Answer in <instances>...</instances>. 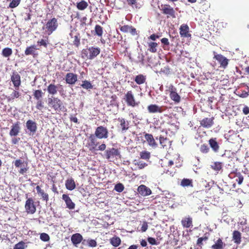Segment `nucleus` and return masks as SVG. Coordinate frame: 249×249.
<instances>
[{
	"label": "nucleus",
	"instance_id": "30",
	"mask_svg": "<svg viewBox=\"0 0 249 249\" xmlns=\"http://www.w3.org/2000/svg\"><path fill=\"white\" fill-rule=\"evenodd\" d=\"M232 238L235 244H240L241 242V233L238 231H234L232 233Z\"/></svg>",
	"mask_w": 249,
	"mask_h": 249
},
{
	"label": "nucleus",
	"instance_id": "29",
	"mask_svg": "<svg viewBox=\"0 0 249 249\" xmlns=\"http://www.w3.org/2000/svg\"><path fill=\"white\" fill-rule=\"evenodd\" d=\"M211 168L218 173L219 172L223 171V163L219 161L213 162L211 165Z\"/></svg>",
	"mask_w": 249,
	"mask_h": 249
},
{
	"label": "nucleus",
	"instance_id": "39",
	"mask_svg": "<svg viewBox=\"0 0 249 249\" xmlns=\"http://www.w3.org/2000/svg\"><path fill=\"white\" fill-rule=\"evenodd\" d=\"M80 86L84 89L89 90L92 89L93 87L91 82L87 80L82 81Z\"/></svg>",
	"mask_w": 249,
	"mask_h": 249
},
{
	"label": "nucleus",
	"instance_id": "59",
	"mask_svg": "<svg viewBox=\"0 0 249 249\" xmlns=\"http://www.w3.org/2000/svg\"><path fill=\"white\" fill-rule=\"evenodd\" d=\"M12 139L11 140V142L12 144H18L20 140V138L19 137H12Z\"/></svg>",
	"mask_w": 249,
	"mask_h": 249
},
{
	"label": "nucleus",
	"instance_id": "18",
	"mask_svg": "<svg viewBox=\"0 0 249 249\" xmlns=\"http://www.w3.org/2000/svg\"><path fill=\"white\" fill-rule=\"evenodd\" d=\"M26 126L30 132V134L34 135L37 130L36 123L31 120H29L26 122Z\"/></svg>",
	"mask_w": 249,
	"mask_h": 249
},
{
	"label": "nucleus",
	"instance_id": "35",
	"mask_svg": "<svg viewBox=\"0 0 249 249\" xmlns=\"http://www.w3.org/2000/svg\"><path fill=\"white\" fill-rule=\"evenodd\" d=\"M44 93L41 89L35 90L33 91V96L36 101L43 99Z\"/></svg>",
	"mask_w": 249,
	"mask_h": 249
},
{
	"label": "nucleus",
	"instance_id": "49",
	"mask_svg": "<svg viewBox=\"0 0 249 249\" xmlns=\"http://www.w3.org/2000/svg\"><path fill=\"white\" fill-rule=\"evenodd\" d=\"M181 185L183 187L193 186L192 180L188 178H184L181 182Z\"/></svg>",
	"mask_w": 249,
	"mask_h": 249
},
{
	"label": "nucleus",
	"instance_id": "64",
	"mask_svg": "<svg viewBox=\"0 0 249 249\" xmlns=\"http://www.w3.org/2000/svg\"><path fill=\"white\" fill-rule=\"evenodd\" d=\"M148 229V224L147 222H144L143 223L142 227H141V231L142 232L145 231Z\"/></svg>",
	"mask_w": 249,
	"mask_h": 249
},
{
	"label": "nucleus",
	"instance_id": "55",
	"mask_svg": "<svg viewBox=\"0 0 249 249\" xmlns=\"http://www.w3.org/2000/svg\"><path fill=\"white\" fill-rule=\"evenodd\" d=\"M40 239L44 242H47L49 241L50 238L47 233H42L40 235Z\"/></svg>",
	"mask_w": 249,
	"mask_h": 249
},
{
	"label": "nucleus",
	"instance_id": "9",
	"mask_svg": "<svg viewBox=\"0 0 249 249\" xmlns=\"http://www.w3.org/2000/svg\"><path fill=\"white\" fill-rule=\"evenodd\" d=\"M105 157L107 159L110 160L115 157L121 158V155L118 149L111 148L106 150Z\"/></svg>",
	"mask_w": 249,
	"mask_h": 249
},
{
	"label": "nucleus",
	"instance_id": "20",
	"mask_svg": "<svg viewBox=\"0 0 249 249\" xmlns=\"http://www.w3.org/2000/svg\"><path fill=\"white\" fill-rule=\"evenodd\" d=\"M147 110L150 113H161L163 111L162 107L159 106L156 104H151L148 106Z\"/></svg>",
	"mask_w": 249,
	"mask_h": 249
},
{
	"label": "nucleus",
	"instance_id": "56",
	"mask_svg": "<svg viewBox=\"0 0 249 249\" xmlns=\"http://www.w3.org/2000/svg\"><path fill=\"white\" fill-rule=\"evenodd\" d=\"M208 238L207 236L199 237L198 238L196 244L198 246H199L201 248H202V245H203L202 242L203 241H207L208 240Z\"/></svg>",
	"mask_w": 249,
	"mask_h": 249
},
{
	"label": "nucleus",
	"instance_id": "48",
	"mask_svg": "<svg viewBox=\"0 0 249 249\" xmlns=\"http://www.w3.org/2000/svg\"><path fill=\"white\" fill-rule=\"evenodd\" d=\"M95 35L99 37H101L103 34V28L99 25H96L94 29Z\"/></svg>",
	"mask_w": 249,
	"mask_h": 249
},
{
	"label": "nucleus",
	"instance_id": "15",
	"mask_svg": "<svg viewBox=\"0 0 249 249\" xmlns=\"http://www.w3.org/2000/svg\"><path fill=\"white\" fill-rule=\"evenodd\" d=\"M189 27L186 24H182L179 28V34L181 37H190L191 34L189 32Z\"/></svg>",
	"mask_w": 249,
	"mask_h": 249
},
{
	"label": "nucleus",
	"instance_id": "23",
	"mask_svg": "<svg viewBox=\"0 0 249 249\" xmlns=\"http://www.w3.org/2000/svg\"><path fill=\"white\" fill-rule=\"evenodd\" d=\"M182 226L184 228H190L193 227V218L190 216L183 218L181 221Z\"/></svg>",
	"mask_w": 249,
	"mask_h": 249
},
{
	"label": "nucleus",
	"instance_id": "16",
	"mask_svg": "<svg viewBox=\"0 0 249 249\" xmlns=\"http://www.w3.org/2000/svg\"><path fill=\"white\" fill-rule=\"evenodd\" d=\"M214 118H204L200 122V125L206 128L211 127L214 124Z\"/></svg>",
	"mask_w": 249,
	"mask_h": 249
},
{
	"label": "nucleus",
	"instance_id": "46",
	"mask_svg": "<svg viewBox=\"0 0 249 249\" xmlns=\"http://www.w3.org/2000/svg\"><path fill=\"white\" fill-rule=\"evenodd\" d=\"M35 105L37 110L42 111L45 108V103L43 99L36 101Z\"/></svg>",
	"mask_w": 249,
	"mask_h": 249
},
{
	"label": "nucleus",
	"instance_id": "52",
	"mask_svg": "<svg viewBox=\"0 0 249 249\" xmlns=\"http://www.w3.org/2000/svg\"><path fill=\"white\" fill-rule=\"evenodd\" d=\"M235 177L237 178L236 179V181L238 182V184H241L244 180L243 176L241 175V174L240 172H237L235 173Z\"/></svg>",
	"mask_w": 249,
	"mask_h": 249
},
{
	"label": "nucleus",
	"instance_id": "53",
	"mask_svg": "<svg viewBox=\"0 0 249 249\" xmlns=\"http://www.w3.org/2000/svg\"><path fill=\"white\" fill-rule=\"evenodd\" d=\"M21 0H12L9 3V7L11 8H14L17 7L20 3Z\"/></svg>",
	"mask_w": 249,
	"mask_h": 249
},
{
	"label": "nucleus",
	"instance_id": "11",
	"mask_svg": "<svg viewBox=\"0 0 249 249\" xmlns=\"http://www.w3.org/2000/svg\"><path fill=\"white\" fill-rule=\"evenodd\" d=\"M11 80L15 88H19L21 81L20 75L18 72L14 71L12 72L11 76Z\"/></svg>",
	"mask_w": 249,
	"mask_h": 249
},
{
	"label": "nucleus",
	"instance_id": "28",
	"mask_svg": "<svg viewBox=\"0 0 249 249\" xmlns=\"http://www.w3.org/2000/svg\"><path fill=\"white\" fill-rule=\"evenodd\" d=\"M89 139L90 142L88 143V146L89 150L93 151L95 150L98 143L96 142V140L95 136L91 135L89 137Z\"/></svg>",
	"mask_w": 249,
	"mask_h": 249
},
{
	"label": "nucleus",
	"instance_id": "62",
	"mask_svg": "<svg viewBox=\"0 0 249 249\" xmlns=\"http://www.w3.org/2000/svg\"><path fill=\"white\" fill-rule=\"evenodd\" d=\"M23 162L20 159L17 160L14 162L15 166L16 168L20 167Z\"/></svg>",
	"mask_w": 249,
	"mask_h": 249
},
{
	"label": "nucleus",
	"instance_id": "54",
	"mask_svg": "<svg viewBox=\"0 0 249 249\" xmlns=\"http://www.w3.org/2000/svg\"><path fill=\"white\" fill-rule=\"evenodd\" d=\"M25 243L21 241L18 243L16 244L13 249H25Z\"/></svg>",
	"mask_w": 249,
	"mask_h": 249
},
{
	"label": "nucleus",
	"instance_id": "10",
	"mask_svg": "<svg viewBox=\"0 0 249 249\" xmlns=\"http://www.w3.org/2000/svg\"><path fill=\"white\" fill-rule=\"evenodd\" d=\"M57 20L56 18H53L49 20L46 23V28L48 32V34L51 35L57 29Z\"/></svg>",
	"mask_w": 249,
	"mask_h": 249
},
{
	"label": "nucleus",
	"instance_id": "40",
	"mask_svg": "<svg viewBox=\"0 0 249 249\" xmlns=\"http://www.w3.org/2000/svg\"><path fill=\"white\" fill-rule=\"evenodd\" d=\"M76 8L81 11L84 10L88 6V3L84 0H81L80 1L76 3Z\"/></svg>",
	"mask_w": 249,
	"mask_h": 249
},
{
	"label": "nucleus",
	"instance_id": "61",
	"mask_svg": "<svg viewBox=\"0 0 249 249\" xmlns=\"http://www.w3.org/2000/svg\"><path fill=\"white\" fill-rule=\"evenodd\" d=\"M37 44L39 46H44L45 48L47 47L48 44L47 43L46 40H45L41 39V40H40L39 41H37Z\"/></svg>",
	"mask_w": 249,
	"mask_h": 249
},
{
	"label": "nucleus",
	"instance_id": "32",
	"mask_svg": "<svg viewBox=\"0 0 249 249\" xmlns=\"http://www.w3.org/2000/svg\"><path fill=\"white\" fill-rule=\"evenodd\" d=\"M133 163L136 166L137 169L139 170L142 169L147 166V164L145 162L137 160H134Z\"/></svg>",
	"mask_w": 249,
	"mask_h": 249
},
{
	"label": "nucleus",
	"instance_id": "13",
	"mask_svg": "<svg viewBox=\"0 0 249 249\" xmlns=\"http://www.w3.org/2000/svg\"><path fill=\"white\" fill-rule=\"evenodd\" d=\"M78 75L72 72L67 73L65 76L66 83L69 85H73L77 81Z\"/></svg>",
	"mask_w": 249,
	"mask_h": 249
},
{
	"label": "nucleus",
	"instance_id": "1",
	"mask_svg": "<svg viewBox=\"0 0 249 249\" xmlns=\"http://www.w3.org/2000/svg\"><path fill=\"white\" fill-rule=\"evenodd\" d=\"M49 106L56 112H63L65 107L63 102L58 97H52L48 99Z\"/></svg>",
	"mask_w": 249,
	"mask_h": 249
},
{
	"label": "nucleus",
	"instance_id": "57",
	"mask_svg": "<svg viewBox=\"0 0 249 249\" xmlns=\"http://www.w3.org/2000/svg\"><path fill=\"white\" fill-rule=\"evenodd\" d=\"M124 189V186L122 183L117 184L114 187V190L117 192L121 193Z\"/></svg>",
	"mask_w": 249,
	"mask_h": 249
},
{
	"label": "nucleus",
	"instance_id": "31",
	"mask_svg": "<svg viewBox=\"0 0 249 249\" xmlns=\"http://www.w3.org/2000/svg\"><path fill=\"white\" fill-rule=\"evenodd\" d=\"M36 190L37 193L41 196L43 200L46 202L49 200L48 194L46 193L43 190L41 189L39 186L38 185L36 187Z\"/></svg>",
	"mask_w": 249,
	"mask_h": 249
},
{
	"label": "nucleus",
	"instance_id": "37",
	"mask_svg": "<svg viewBox=\"0 0 249 249\" xmlns=\"http://www.w3.org/2000/svg\"><path fill=\"white\" fill-rule=\"evenodd\" d=\"M159 140L160 144L163 148H167V147L168 145H171V142L169 141V139H167L166 138L160 136Z\"/></svg>",
	"mask_w": 249,
	"mask_h": 249
},
{
	"label": "nucleus",
	"instance_id": "36",
	"mask_svg": "<svg viewBox=\"0 0 249 249\" xmlns=\"http://www.w3.org/2000/svg\"><path fill=\"white\" fill-rule=\"evenodd\" d=\"M110 243L114 247H118L121 243V240L119 237L114 236L109 239Z\"/></svg>",
	"mask_w": 249,
	"mask_h": 249
},
{
	"label": "nucleus",
	"instance_id": "44",
	"mask_svg": "<svg viewBox=\"0 0 249 249\" xmlns=\"http://www.w3.org/2000/svg\"><path fill=\"white\" fill-rule=\"evenodd\" d=\"M225 246L224 243L221 238H219L215 243L212 246L213 249H222Z\"/></svg>",
	"mask_w": 249,
	"mask_h": 249
},
{
	"label": "nucleus",
	"instance_id": "17",
	"mask_svg": "<svg viewBox=\"0 0 249 249\" xmlns=\"http://www.w3.org/2000/svg\"><path fill=\"white\" fill-rule=\"evenodd\" d=\"M20 131V123L17 122L13 124L9 132V135L11 137H15L18 135Z\"/></svg>",
	"mask_w": 249,
	"mask_h": 249
},
{
	"label": "nucleus",
	"instance_id": "58",
	"mask_svg": "<svg viewBox=\"0 0 249 249\" xmlns=\"http://www.w3.org/2000/svg\"><path fill=\"white\" fill-rule=\"evenodd\" d=\"M89 246L90 247H95L97 246V242L94 239H89L88 240Z\"/></svg>",
	"mask_w": 249,
	"mask_h": 249
},
{
	"label": "nucleus",
	"instance_id": "26",
	"mask_svg": "<svg viewBox=\"0 0 249 249\" xmlns=\"http://www.w3.org/2000/svg\"><path fill=\"white\" fill-rule=\"evenodd\" d=\"M37 50L36 46L35 45H31L27 47L24 52L26 55H33V57H35L37 55V53H36V51Z\"/></svg>",
	"mask_w": 249,
	"mask_h": 249
},
{
	"label": "nucleus",
	"instance_id": "33",
	"mask_svg": "<svg viewBox=\"0 0 249 249\" xmlns=\"http://www.w3.org/2000/svg\"><path fill=\"white\" fill-rule=\"evenodd\" d=\"M57 86L54 84H51L47 87V91L50 94L55 95L57 93Z\"/></svg>",
	"mask_w": 249,
	"mask_h": 249
},
{
	"label": "nucleus",
	"instance_id": "43",
	"mask_svg": "<svg viewBox=\"0 0 249 249\" xmlns=\"http://www.w3.org/2000/svg\"><path fill=\"white\" fill-rule=\"evenodd\" d=\"M128 5L131 6L133 8L140 9L142 5L138 3L137 0H126Z\"/></svg>",
	"mask_w": 249,
	"mask_h": 249
},
{
	"label": "nucleus",
	"instance_id": "63",
	"mask_svg": "<svg viewBox=\"0 0 249 249\" xmlns=\"http://www.w3.org/2000/svg\"><path fill=\"white\" fill-rule=\"evenodd\" d=\"M161 42L165 46H168L169 45V42L168 39L167 38H162L161 39Z\"/></svg>",
	"mask_w": 249,
	"mask_h": 249
},
{
	"label": "nucleus",
	"instance_id": "14",
	"mask_svg": "<svg viewBox=\"0 0 249 249\" xmlns=\"http://www.w3.org/2000/svg\"><path fill=\"white\" fill-rule=\"evenodd\" d=\"M21 95L19 88H17L13 89V91L9 96H6V99L8 102H13L15 99L20 98Z\"/></svg>",
	"mask_w": 249,
	"mask_h": 249
},
{
	"label": "nucleus",
	"instance_id": "2",
	"mask_svg": "<svg viewBox=\"0 0 249 249\" xmlns=\"http://www.w3.org/2000/svg\"><path fill=\"white\" fill-rule=\"evenodd\" d=\"M100 49L98 47H90L82 51V57L84 58L92 60L100 53Z\"/></svg>",
	"mask_w": 249,
	"mask_h": 249
},
{
	"label": "nucleus",
	"instance_id": "8",
	"mask_svg": "<svg viewBox=\"0 0 249 249\" xmlns=\"http://www.w3.org/2000/svg\"><path fill=\"white\" fill-rule=\"evenodd\" d=\"M169 92L170 99L175 103H178L180 102L181 97L177 92V89L173 85H170L167 90Z\"/></svg>",
	"mask_w": 249,
	"mask_h": 249
},
{
	"label": "nucleus",
	"instance_id": "25",
	"mask_svg": "<svg viewBox=\"0 0 249 249\" xmlns=\"http://www.w3.org/2000/svg\"><path fill=\"white\" fill-rule=\"evenodd\" d=\"M62 199L66 203L67 208L70 210H72L75 208V204L73 203L71 198L67 194H63L62 195Z\"/></svg>",
	"mask_w": 249,
	"mask_h": 249
},
{
	"label": "nucleus",
	"instance_id": "34",
	"mask_svg": "<svg viewBox=\"0 0 249 249\" xmlns=\"http://www.w3.org/2000/svg\"><path fill=\"white\" fill-rule=\"evenodd\" d=\"M199 4V9L203 12L207 11L210 7V3L206 0H201Z\"/></svg>",
	"mask_w": 249,
	"mask_h": 249
},
{
	"label": "nucleus",
	"instance_id": "6",
	"mask_svg": "<svg viewBox=\"0 0 249 249\" xmlns=\"http://www.w3.org/2000/svg\"><path fill=\"white\" fill-rule=\"evenodd\" d=\"M160 10L163 14L167 16V18H176V11L170 5L161 4Z\"/></svg>",
	"mask_w": 249,
	"mask_h": 249
},
{
	"label": "nucleus",
	"instance_id": "24",
	"mask_svg": "<svg viewBox=\"0 0 249 249\" xmlns=\"http://www.w3.org/2000/svg\"><path fill=\"white\" fill-rule=\"evenodd\" d=\"M120 29L122 32L127 33H130L132 35H135L137 34L136 29L132 26L125 25L120 27Z\"/></svg>",
	"mask_w": 249,
	"mask_h": 249
},
{
	"label": "nucleus",
	"instance_id": "50",
	"mask_svg": "<svg viewBox=\"0 0 249 249\" xmlns=\"http://www.w3.org/2000/svg\"><path fill=\"white\" fill-rule=\"evenodd\" d=\"M73 38V45H74L77 48L79 47L80 45V36L79 34H78L77 35L75 36Z\"/></svg>",
	"mask_w": 249,
	"mask_h": 249
},
{
	"label": "nucleus",
	"instance_id": "4",
	"mask_svg": "<svg viewBox=\"0 0 249 249\" xmlns=\"http://www.w3.org/2000/svg\"><path fill=\"white\" fill-rule=\"evenodd\" d=\"M213 58L218 62L220 65V67L225 69L229 64L230 61L229 59L221 54H218L215 52H213Z\"/></svg>",
	"mask_w": 249,
	"mask_h": 249
},
{
	"label": "nucleus",
	"instance_id": "27",
	"mask_svg": "<svg viewBox=\"0 0 249 249\" xmlns=\"http://www.w3.org/2000/svg\"><path fill=\"white\" fill-rule=\"evenodd\" d=\"M209 144L214 152H217L218 151L219 149V146L216 141V138L210 139L209 140Z\"/></svg>",
	"mask_w": 249,
	"mask_h": 249
},
{
	"label": "nucleus",
	"instance_id": "21",
	"mask_svg": "<svg viewBox=\"0 0 249 249\" xmlns=\"http://www.w3.org/2000/svg\"><path fill=\"white\" fill-rule=\"evenodd\" d=\"M83 239L82 235L79 233H74L71 236V241L76 247L78 246V245L81 242Z\"/></svg>",
	"mask_w": 249,
	"mask_h": 249
},
{
	"label": "nucleus",
	"instance_id": "7",
	"mask_svg": "<svg viewBox=\"0 0 249 249\" xmlns=\"http://www.w3.org/2000/svg\"><path fill=\"white\" fill-rule=\"evenodd\" d=\"M108 133L107 128L101 125L96 128L94 135L96 137L99 139H106L108 137Z\"/></svg>",
	"mask_w": 249,
	"mask_h": 249
},
{
	"label": "nucleus",
	"instance_id": "12",
	"mask_svg": "<svg viewBox=\"0 0 249 249\" xmlns=\"http://www.w3.org/2000/svg\"><path fill=\"white\" fill-rule=\"evenodd\" d=\"M117 121L119 123L118 127L121 129L122 132L124 133L128 129L129 123L128 121L125 120L124 118L122 117H119Z\"/></svg>",
	"mask_w": 249,
	"mask_h": 249
},
{
	"label": "nucleus",
	"instance_id": "45",
	"mask_svg": "<svg viewBox=\"0 0 249 249\" xmlns=\"http://www.w3.org/2000/svg\"><path fill=\"white\" fill-rule=\"evenodd\" d=\"M140 157L141 159L147 161L150 159L151 153L146 150L142 151L140 153Z\"/></svg>",
	"mask_w": 249,
	"mask_h": 249
},
{
	"label": "nucleus",
	"instance_id": "47",
	"mask_svg": "<svg viewBox=\"0 0 249 249\" xmlns=\"http://www.w3.org/2000/svg\"><path fill=\"white\" fill-rule=\"evenodd\" d=\"M13 53V51L11 48L6 47L2 50L1 54L4 57H9Z\"/></svg>",
	"mask_w": 249,
	"mask_h": 249
},
{
	"label": "nucleus",
	"instance_id": "38",
	"mask_svg": "<svg viewBox=\"0 0 249 249\" xmlns=\"http://www.w3.org/2000/svg\"><path fill=\"white\" fill-rule=\"evenodd\" d=\"M65 185L66 188L69 190H73L75 188V183L72 178L67 179L66 181Z\"/></svg>",
	"mask_w": 249,
	"mask_h": 249
},
{
	"label": "nucleus",
	"instance_id": "19",
	"mask_svg": "<svg viewBox=\"0 0 249 249\" xmlns=\"http://www.w3.org/2000/svg\"><path fill=\"white\" fill-rule=\"evenodd\" d=\"M143 134L145 139L147 142L148 145L153 148L156 147L158 145V144L156 142L153 136L151 134L146 133L145 132H144Z\"/></svg>",
	"mask_w": 249,
	"mask_h": 249
},
{
	"label": "nucleus",
	"instance_id": "5",
	"mask_svg": "<svg viewBox=\"0 0 249 249\" xmlns=\"http://www.w3.org/2000/svg\"><path fill=\"white\" fill-rule=\"evenodd\" d=\"M124 99L126 103L128 106L131 107H135L138 106L139 105V102H136L131 90L128 91L124 95Z\"/></svg>",
	"mask_w": 249,
	"mask_h": 249
},
{
	"label": "nucleus",
	"instance_id": "42",
	"mask_svg": "<svg viewBox=\"0 0 249 249\" xmlns=\"http://www.w3.org/2000/svg\"><path fill=\"white\" fill-rule=\"evenodd\" d=\"M135 81L138 85L143 84L146 81V76L142 74H139L135 77Z\"/></svg>",
	"mask_w": 249,
	"mask_h": 249
},
{
	"label": "nucleus",
	"instance_id": "3",
	"mask_svg": "<svg viewBox=\"0 0 249 249\" xmlns=\"http://www.w3.org/2000/svg\"><path fill=\"white\" fill-rule=\"evenodd\" d=\"M27 200L25 204V212L28 214H34L36 211V202L32 197H28V195H26Z\"/></svg>",
	"mask_w": 249,
	"mask_h": 249
},
{
	"label": "nucleus",
	"instance_id": "22",
	"mask_svg": "<svg viewBox=\"0 0 249 249\" xmlns=\"http://www.w3.org/2000/svg\"><path fill=\"white\" fill-rule=\"evenodd\" d=\"M138 192L142 196H147L150 195L152 192L150 188L144 185H141L138 188Z\"/></svg>",
	"mask_w": 249,
	"mask_h": 249
},
{
	"label": "nucleus",
	"instance_id": "51",
	"mask_svg": "<svg viewBox=\"0 0 249 249\" xmlns=\"http://www.w3.org/2000/svg\"><path fill=\"white\" fill-rule=\"evenodd\" d=\"M200 151L202 153L206 154L209 152L210 148L206 144H203L200 146Z\"/></svg>",
	"mask_w": 249,
	"mask_h": 249
},
{
	"label": "nucleus",
	"instance_id": "41",
	"mask_svg": "<svg viewBox=\"0 0 249 249\" xmlns=\"http://www.w3.org/2000/svg\"><path fill=\"white\" fill-rule=\"evenodd\" d=\"M148 51L152 53H155L157 52L158 43L155 42H150L148 43Z\"/></svg>",
	"mask_w": 249,
	"mask_h": 249
},
{
	"label": "nucleus",
	"instance_id": "60",
	"mask_svg": "<svg viewBox=\"0 0 249 249\" xmlns=\"http://www.w3.org/2000/svg\"><path fill=\"white\" fill-rule=\"evenodd\" d=\"M147 241L152 245H158L159 243H157L154 238L153 237H148L147 238Z\"/></svg>",
	"mask_w": 249,
	"mask_h": 249
}]
</instances>
